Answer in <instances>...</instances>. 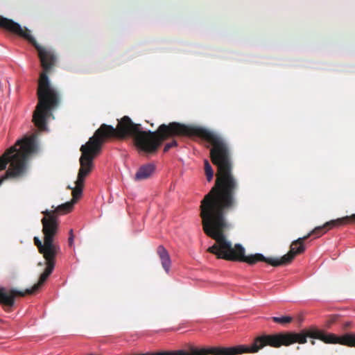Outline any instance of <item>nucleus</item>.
Here are the masks:
<instances>
[{
	"label": "nucleus",
	"mask_w": 355,
	"mask_h": 355,
	"mask_svg": "<svg viewBox=\"0 0 355 355\" xmlns=\"http://www.w3.org/2000/svg\"><path fill=\"white\" fill-rule=\"evenodd\" d=\"M0 26L27 40L37 49L44 72L40 74L38 83V103L33 114V121L37 128H46V121L50 111L58 103V94L51 86L46 72L55 64V56L49 49L41 47L27 28L5 17H0Z\"/></svg>",
	"instance_id": "nucleus-3"
},
{
	"label": "nucleus",
	"mask_w": 355,
	"mask_h": 355,
	"mask_svg": "<svg viewBox=\"0 0 355 355\" xmlns=\"http://www.w3.org/2000/svg\"><path fill=\"white\" fill-rule=\"evenodd\" d=\"M311 345H315V343L314 340H311Z\"/></svg>",
	"instance_id": "nucleus-16"
},
{
	"label": "nucleus",
	"mask_w": 355,
	"mask_h": 355,
	"mask_svg": "<svg viewBox=\"0 0 355 355\" xmlns=\"http://www.w3.org/2000/svg\"><path fill=\"white\" fill-rule=\"evenodd\" d=\"M175 134V122L168 125H159L157 132L150 130L144 131L140 124L134 123L127 116H123L118 123L116 128L112 125L103 124L89 138V141L82 145L80 151L82 155L80 158V167L78 178L75 182L76 187H69L72 190L73 199L71 202L62 204L54 207L53 210L46 209L42 211L44 217L42 219V232L44 234V243L37 238H34V243L37 247L40 253L44 259L55 257L60 250V245L55 241V236L58 228V215L64 214L73 208L76 200L82 194V189L85 178L90 173L93 168V159L100 152L102 143L107 137H116L123 139L132 137L135 146L146 153H154L157 150L162 142L169 137Z\"/></svg>",
	"instance_id": "nucleus-2"
},
{
	"label": "nucleus",
	"mask_w": 355,
	"mask_h": 355,
	"mask_svg": "<svg viewBox=\"0 0 355 355\" xmlns=\"http://www.w3.org/2000/svg\"><path fill=\"white\" fill-rule=\"evenodd\" d=\"M37 133L24 136L0 157V171L10 164L5 174L0 177V185L8 178H18L26 173L29 157L37 151Z\"/></svg>",
	"instance_id": "nucleus-5"
},
{
	"label": "nucleus",
	"mask_w": 355,
	"mask_h": 355,
	"mask_svg": "<svg viewBox=\"0 0 355 355\" xmlns=\"http://www.w3.org/2000/svg\"><path fill=\"white\" fill-rule=\"evenodd\" d=\"M73 239H74V236L73 234V230H70L68 243H69V245L71 247L73 245Z\"/></svg>",
	"instance_id": "nucleus-13"
},
{
	"label": "nucleus",
	"mask_w": 355,
	"mask_h": 355,
	"mask_svg": "<svg viewBox=\"0 0 355 355\" xmlns=\"http://www.w3.org/2000/svg\"><path fill=\"white\" fill-rule=\"evenodd\" d=\"M155 166L153 164H147L141 166L135 175L134 180L142 181L149 178L155 172Z\"/></svg>",
	"instance_id": "nucleus-8"
},
{
	"label": "nucleus",
	"mask_w": 355,
	"mask_h": 355,
	"mask_svg": "<svg viewBox=\"0 0 355 355\" xmlns=\"http://www.w3.org/2000/svg\"><path fill=\"white\" fill-rule=\"evenodd\" d=\"M205 172L208 182H210L214 176V171L211 166L207 160H205Z\"/></svg>",
	"instance_id": "nucleus-10"
},
{
	"label": "nucleus",
	"mask_w": 355,
	"mask_h": 355,
	"mask_svg": "<svg viewBox=\"0 0 355 355\" xmlns=\"http://www.w3.org/2000/svg\"><path fill=\"white\" fill-rule=\"evenodd\" d=\"M319 339L325 343L341 344L350 347H355V334H346L338 336L334 334H327L316 328H310L300 333H280L273 335H263L255 339V352L266 345L279 347L281 345H290L295 343L304 344L306 343V338Z\"/></svg>",
	"instance_id": "nucleus-4"
},
{
	"label": "nucleus",
	"mask_w": 355,
	"mask_h": 355,
	"mask_svg": "<svg viewBox=\"0 0 355 355\" xmlns=\"http://www.w3.org/2000/svg\"><path fill=\"white\" fill-rule=\"evenodd\" d=\"M23 295L19 291L0 287V302L6 311H10L15 304V295Z\"/></svg>",
	"instance_id": "nucleus-7"
},
{
	"label": "nucleus",
	"mask_w": 355,
	"mask_h": 355,
	"mask_svg": "<svg viewBox=\"0 0 355 355\" xmlns=\"http://www.w3.org/2000/svg\"><path fill=\"white\" fill-rule=\"evenodd\" d=\"M178 145L177 144V141L173 140V141L171 142H169V143H167L164 148V152H167L168 150H169L170 148H173V147H175Z\"/></svg>",
	"instance_id": "nucleus-12"
},
{
	"label": "nucleus",
	"mask_w": 355,
	"mask_h": 355,
	"mask_svg": "<svg viewBox=\"0 0 355 355\" xmlns=\"http://www.w3.org/2000/svg\"><path fill=\"white\" fill-rule=\"evenodd\" d=\"M351 325L350 322H347L343 324V329H347Z\"/></svg>",
	"instance_id": "nucleus-15"
},
{
	"label": "nucleus",
	"mask_w": 355,
	"mask_h": 355,
	"mask_svg": "<svg viewBox=\"0 0 355 355\" xmlns=\"http://www.w3.org/2000/svg\"><path fill=\"white\" fill-rule=\"evenodd\" d=\"M46 261V268H45L43 273L41 274L39 282L37 284H35L31 288L26 289L25 292L21 291L23 295L16 294L15 295V297L16 296H24L26 294H33L36 292L40 286L46 282L49 276L51 274L54 266H55V257H51L49 259H45Z\"/></svg>",
	"instance_id": "nucleus-6"
},
{
	"label": "nucleus",
	"mask_w": 355,
	"mask_h": 355,
	"mask_svg": "<svg viewBox=\"0 0 355 355\" xmlns=\"http://www.w3.org/2000/svg\"><path fill=\"white\" fill-rule=\"evenodd\" d=\"M183 125L187 129L188 132L175 134L173 136L194 135L212 146L210 155L212 162L218 168L217 177L215 186L201 201L200 217L205 233L216 241L207 251L216 255L218 258L243 261L251 265L258 261H264L273 266L286 265L291 262L296 254L304 251L303 242L311 234L319 237L326 232V227L340 226L351 220L355 221L354 214L351 216L332 220L323 226L317 227L306 236L293 241L289 252L280 259L266 258L259 253L245 256L244 248L240 244H236L232 248L231 242L226 239L223 233L228 227L225 215L234 206V195L239 186L237 180L232 173V162L228 146L225 141L214 132L201 128H190Z\"/></svg>",
	"instance_id": "nucleus-1"
},
{
	"label": "nucleus",
	"mask_w": 355,
	"mask_h": 355,
	"mask_svg": "<svg viewBox=\"0 0 355 355\" xmlns=\"http://www.w3.org/2000/svg\"><path fill=\"white\" fill-rule=\"evenodd\" d=\"M157 252L161 260L163 268L168 273L169 272L171 264V261L168 252L163 245L158 246Z\"/></svg>",
	"instance_id": "nucleus-9"
},
{
	"label": "nucleus",
	"mask_w": 355,
	"mask_h": 355,
	"mask_svg": "<svg viewBox=\"0 0 355 355\" xmlns=\"http://www.w3.org/2000/svg\"><path fill=\"white\" fill-rule=\"evenodd\" d=\"M272 319L275 322L281 324L289 323L292 321V318L290 316L272 317Z\"/></svg>",
	"instance_id": "nucleus-11"
},
{
	"label": "nucleus",
	"mask_w": 355,
	"mask_h": 355,
	"mask_svg": "<svg viewBox=\"0 0 355 355\" xmlns=\"http://www.w3.org/2000/svg\"><path fill=\"white\" fill-rule=\"evenodd\" d=\"M334 322V320H329L327 322L326 327L328 328Z\"/></svg>",
	"instance_id": "nucleus-14"
}]
</instances>
